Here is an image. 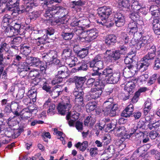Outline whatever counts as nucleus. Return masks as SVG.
<instances>
[{"label":"nucleus","instance_id":"43","mask_svg":"<svg viewBox=\"0 0 160 160\" xmlns=\"http://www.w3.org/2000/svg\"><path fill=\"white\" fill-rule=\"evenodd\" d=\"M134 134V141L137 142L138 143H141L144 133L141 131H137Z\"/></svg>","mask_w":160,"mask_h":160},{"label":"nucleus","instance_id":"1","mask_svg":"<svg viewBox=\"0 0 160 160\" xmlns=\"http://www.w3.org/2000/svg\"><path fill=\"white\" fill-rule=\"evenodd\" d=\"M67 12L64 7L60 6L58 4L55 5H53L51 7L47 9L44 14L45 17L52 18L55 14L59 15V17L63 20H66V16Z\"/></svg>","mask_w":160,"mask_h":160},{"label":"nucleus","instance_id":"40","mask_svg":"<svg viewBox=\"0 0 160 160\" xmlns=\"http://www.w3.org/2000/svg\"><path fill=\"white\" fill-rule=\"evenodd\" d=\"M78 61V58L74 57H70L65 60L66 64L68 65L70 67H72L76 65V62Z\"/></svg>","mask_w":160,"mask_h":160},{"label":"nucleus","instance_id":"39","mask_svg":"<svg viewBox=\"0 0 160 160\" xmlns=\"http://www.w3.org/2000/svg\"><path fill=\"white\" fill-rule=\"evenodd\" d=\"M71 55V49L68 47H67L63 50L62 56L63 59L66 60L70 57Z\"/></svg>","mask_w":160,"mask_h":160},{"label":"nucleus","instance_id":"62","mask_svg":"<svg viewBox=\"0 0 160 160\" xmlns=\"http://www.w3.org/2000/svg\"><path fill=\"white\" fill-rule=\"evenodd\" d=\"M31 62L32 64L35 67H38L41 61L37 58L31 57Z\"/></svg>","mask_w":160,"mask_h":160},{"label":"nucleus","instance_id":"44","mask_svg":"<svg viewBox=\"0 0 160 160\" xmlns=\"http://www.w3.org/2000/svg\"><path fill=\"white\" fill-rule=\"evenodd\" d=\"M30 68L28 66L27 62H24L21 65V73L24 72V74L22 76L23 77L26 76L28 73V71L30 70Z\"/></svg>","mask_w":160,"mask_h":160},{"label":"nucleus","instance_id":"2","mask_svg":"<svg viewBox=\"0 0 160 160\" xmlns=\"http://www.w3.org/2000/svg\"><path fill=\"white\" fill-rule=\"evenodd\" d=\"M72 107L70 99L69 98L66 97L62 101V102L59 103L57 107V109L58 113L62 115H64L68 113L66 116V119L68 120L70 119V117H71L69 111Z\"/></svg>","mask_w":160,"mask_h":160},{"label":"nucleus","instance_id":"46","mask_svg":"<svg viewBox=\"0 0 160 160\" xmlns=\"http://www.w3.org/2000/svg\"><path fill=\"white\" fill-rule=\"evenodd\" d=\"M88 63L84 60H82L81 62H79L78 65H79L78 67L79 70L80 71H86L88 69Z\"/></svg>","mask_w":160,"mask_h":160},{"label":"nucleus","instance_id":"61","mask_svg":"<svg viewBox=\"0 0 160 160\" xmlns=\"http://www.w3.org/2000/svg\"><path fill=\"white\" fill-rule=\"evenodd\" d=\"M158 133L156 131H151L149 133V137L152 139H155L157 137L156 140L159 139L160 136H158Z\"/></svg>","mask_w":160,"mask_h":160},{"label":"nucleus","instance_id":"51","mask_svg":"<svg viewBox=\"0 0 160 160\" xmlns=\"http://www.w3.org/2000/svg\"><path fill=\"white\" fill-rule=\"evenodd\" d=\"M67 20H63L62 21V22L61 23V24H60L59 25V28L61 29L62 32H67V30H69L68 26L67 24Z\"/></svg>","mask_w":160,"mask_h":160},{"label":"nucleus","instance_id":"18","mask_svg":"<svg viewBox=\"0 0 160 160\" xmlns=\"http://www.w3.org/2000/svg\"><path fill=\"white\" fill-rule=\"evenodd\" d=\"M26 85V84L25 83L24 81H21V84L22 86V87H21V94L22 93L23 96L21 99H22V101L23 103L26 105H28V104L31 103V100L26 95V96H24V89H25V84Z\"/></svg>","mask_w":160,"mask_h":160},{"label":"nucleus","instance_id":"56","mask_svg":"<svg viewBox=\"0 0 160 160\" xmlns=\"http://www.w3.org/2000/svg\"><path fill=\"white\" fill-rule=\"evenodd\" d=\"M73 32L78 36H80L82 34H85V32L84 29L79 26L74 28Z\"/></svg>","mask_w":160,"mask_h":160},{"label":"nucleus","instance_id":"47","mask_svg":"<svg viewBox=\"0 0 160 160\" xmlns=\"http://www.w3.org/2000/svg\"><path fill=\"white\" fill-rule=\"evenodd\" d=\"M63 91V90H58L56 88L55 89L53 88L49 93V94L52 98H55L58 97L61 94Z\"/></svg>","mask_w":160,"mask_h":160},{"label":"nucleus","instance_id":"28","mask_svg":"<svg viewBox=\"0 0 160 160\" xmlns=\"http://www.w3.org/2000/svg\"><path fill=\"white\" fill-rule=\"evenodd\" d=\"M141 41L145 46L146 49H148L151 46L154 45L151 41L150 37L148 35L142 37Z\"/></svg>","mask_w":160,"mask_h":160},{"label":"nucleus","instance_id":"55","mask_svg":"<svg viewBox=\"0 0 160 160\" xmlns=\"http://www.w3.org/2000/svg\"><path fill=\"white\" fill-rule=\"evenodd\" d=\"M88 53V50L86 48H82L78 52V54L81 58L85 57Z\"/></svg>","mask_w":160,"mask_h":160},{"label":"nucleus","instance_id":"60","mask_svg":"<svg viewBox=\"0 0 160 160\" xmlns=\"http://www.w3.org/2000/svg\"><path fill=\"white\" fill-rule=\"evenodd\" d=\"M75 105L77 106V107H83L84 106L83 103V98H75Z\"/></svg>","mask_w":160,"mask_h":160},{"label":"nucleus","instance_id":"17","mask_svg":"<svg viewBox=\"0 0 160 160\" xmlns=\"http://www.w3.org/2000/svg\"><path fill=\"white\" fill-rule=\"evenodd\" d=\"M102 91L98 88L97 89L96 88H91L89 92V95L92 99L96 100L100 97Z\"/></svg>","mask_w":160,"mask_h":160},{"label":"nucleus","instance_id":"6","mask_svg":"<svg viewBox=\"0 0 160 160\" xmlns=\"http://www.w3.org/2000/svg\"><path fill=\"white\" fill-rule=\"evenodd\" d=\"M97 11L99 18L102 21H106L112 13L111 9L108 7L105 6L99 8Z\"/></svg>","mask_w":160,"mask_h":160},{"label":"nucleus","instance_id":"45","mask_svg":"<svg viewBox=\"0 0 160 160\" xmlns=\"http://www.w3.org/2000/svg\"><path fill=\"white\" fill-rule=\"evenodd\" d=\"M41 75L40 77L38 78L36 80L33 81L35 85H39L41 86H43L46 83L48 82L46 79L44 78H42Z\"/></svg>","mask_w":160,"mask_h":160},{"label":"nucleus","instance_id":"12","mask_svg":"<svg viewBox=\"0 0 160 160\" xmlns=\"http://www.w3.org/2000/svg\"><path fill=\"white\" fill-rule=\"evenodd\" d=\"M110 54H108L107 57V61L109 62H112L114 61H116L119 59L120 57L121 53L118 51L116 50L112 52L111 50H107L106 53L110 52Z\"/></svg>","mask_w":160,"mask_h":160},{"label":"nucleus","instance_id":"64","mask_svg":"<svg viewBox=\"0 0 160 160\" xmlns=\"http://www.w3.org/2000/svg\"><path fill=\"white\" fill-rule=\"evenodd\" d=\"M84 92L82 91H79L74 90L73 92V94L75 97V98H83Z\"/></svg>","mask_w":160,"mask_h":160},{"label":"nucleus","instance_id":"7","mask_svg":"<svg viewBox=\"0 0 160 160\" xmlns=\"http://www.w3.org/2000/svg\"><path fill=\"white\" fill-rule=\"evenodd\" d=\"M31 116V114L29 108H26L22 110L21 111V124L26 125L29 123L31 121V120L32 119L31 118L30 120H28Z\"/></svg>","mask_w":160,"mask_h":160},{"label":"nucleus","instance_id":"34","mask_svg":"<svg viewBox=\"0 0 160 160\" xmlns=\"http://www.w3.org/2000/svg\"><path fill=\"white\" fill-rule=\"evenodd\" d=\"M88 146V142L87 141H84L82 143L78 142L75 145V146L77 148L79 149L80 151L82 152H84L86 150Z\"/></svg>","mask_w":160,"mask_h":160},{"label":"nucleus","instance_id":"22","mask_svg":"<svg viewBox=\"0 0 160 160\" xmlns=\"http://www.w3.org/2000/svg\"><path fill=\"white\" fill-rule=\"evenodd\" d=\"M44 105L45 106L49 105V109L47 111L48 114L52 115H53L55 113L56 110L55 104L51 103L50 101L48 100L45 102Z\"/></svg>","mask_w":160,"mask_h":160},{"label":"nucleus","instance_id":"4","mask_svg":"<svg viewBox=\"0 0 160 160\" xmlns=\"http://www.w3.org/2000/svg\"><path fill=\"white\" fill-rule=\"evenodd\" d=\"M19 0H11L6 5L5 8L2 10V12L6 11H13L12 14L17 16L19 14L20 9L19 8Z\"/></svg>","mask_w":160,"mask_h":160},{"label":"nucleus","instance_id":"25","mask_svg":"<svg viewBox=\"0 0 160 160\" xmlns=\"http://www.w3.org/2000/svg\"><path fill=\"white\" fill-rule=\"evenodd\" d=\"M148 53L145 56L149 58L151 61L154 59L156 56V48L155 46H151L149 48Z\"/></svg>","mask_w":160,"mask_h":160},{"label":"nucleus","instance_id":"29","mask_svg":"<svg viewBox=\"0 0 160 160\" xmlns=\"http://www.w3.org/2000/svg\"><path fill=\"white\" fill-rule=\"evenodd\" d=\"M116 134L118 137H125L127 130L124 126H119L117 127L115 129Z\"/></svg>","mask_w":160,"mask_h":160},{"label":"nucleus","instance_id":"19","mask_svg":"<svg viewBox=\"0 0 160 160\" xmlns=\"http://www.w3.org/2000/svg\"><path fill=\"white\" fill-rule=\"evenodd\" d=\"M129 46L131 47H133L136 49L139 50L141 47L145 46L141 40L132 39L129 43Z\"/></svg>","mask_w":160,"mask_h":160},{"label":"nucleus","instance_id":"23","mask_svg":"<svg viewBox=\"0 0 160 160\" xmlns=\"http://www.w3.org/2000/svg\"><path fill=\"white\" fill-rule=\"evenodd\" d=\"M118 108V105L117 104L113 103L110 109L107 110L105 114L106 115H109L110 116L113 117L116 115V111Z\"/></svg>","mask_w":160,"mask_h":160},{"label":"nucleus","instance_id":"27","mask_svg":"<svg viewBox=\"0 0 160 160\" xmlns=\"http://www.w3.org/2000/svg\"><path fill=\"white\" fill-rule=\"evenodd\" d=\"M137 24L138 25V22L131 20L128 25V27L130 29L129 32L130 35H132L133 32H135L138 31Z\"/></svg>","mask_w":160,"mask_h":160},{"label":"nucleus","instance_id":"59","mask_svg":"<svg viewBox=\"0 0 160 160\" xmlns=\"http://www.w3.org/2000/svg\"><path fill=\"white\" fill-rule=\"evenodd\" d=\"M20 58V56L19 55L16 57V59L14 61L12 64V66L13 68H16L17 70L19 69V60Z\"/></svg>","mask_w":160,"mask_h":160},{"label":"nucleus","instance_id":"57","mask_svg":"<svg viewBox=\"0 0 160 160\" xmlns=\"http://www.w3.org/2000/svg\"><path fill=\"white\" fill-rule=\"evenodd\" d=\"M45 38L47 39L48 38V36H50L53 35L55 32L54 29L52 27L48 28L45 29Z\"/></svg>","mask_w":160,"mask_h":160},{"label":"nucleus","instance_id":"24","mask_svg":"<svg viewBox=\"0 0 160 160\" xmlns=\"http://www.w3.org/2000/svg\"><path fill=\"white\" fill-rule=\"evenodd\" d=\"M37 89L32 86L31 89L29 90L27 95L33 102H36L37 95Z\"/></svg>","mask_w":160,"mask_h":160},{"label":"nucleus","instance_id":"3","mask_svg":"<svg viewBox=\"0 0 160 160\" xmlns=\"http://www.w3.org/2000/svg\"><path fill=\"white\" fill-rule=\"evenodd\" d=\"M57 68V72L52 81V83L54 85L62 82L63 79L66 78L68 73V68L65 65H62Z\"/></svg>","mask_w":160,"mask_h":160},{"label":"nucleus","instance_id":"38","mask_svg":"<svg viewBox=\"0 0 160 160\" xmlns=\"http://www.w3.org/2000/svg\"><path fill=\"white\" fill-rule=\"evenodd\" d=\"M7 44L6 43L2 44L0 48V65L2 64L3 61V54L2 52L5 51L8 52L9 51V48L7 47Z\"/></svg>","mask_w":160,"mask_h":160},{"label":"nucleus","instance_id":"52","mask_svg":"<svg viewBox=\"0 0 160 160\" xmlns=\"http://www.w3.org/2000/svg\"><path fill=\"white\" fill-rule=\"evenodd\" d=\"M48 63H47L45 61H41L38 67L39 68L40 70L42 73H45V72L48 67Z\"/></svg>","mask_w":160,"mask_h":160},{"label":"nucleus","instance_id":"48","mask_svg":"<svg viewBox=\"0 0 160 160\" xmlns=\"http://www.w3.org/2000/svg\"><path fill=\"white\" fill-rule=\"evenodd\" d=\"M112 69L109 67H108L104 69L102 73L101 76L104 75L105 77H110L113 74Z\"/></svg>","mask_w":160,"mask_h":160},{"label":"nucleus","instance_id":"42","mask_svg":"<svg viewBox=\"0 0 160 160\" xmlns=\"http://www.w3.org/2000/svg\"><path fill=\"white\" fill-rule=\"evenodd\" d=\"M13 24H14L13 28L14 30V32H13V35H17L19 33L20 29V21H18L17 22L15 20L13 21L12 25H13Z\"/></svg>","mask_w":160,"mask_h":160},{"label":"nucleus","instance_id":"8","mask_svg":"<svg viewBox=\"0 0 160 160\" xmlns=\"http://www.w3.org/2000/svg\"><path fill=\"white\" fill-rule=\"evenodd\" d=\"M113 18L114 23L117 27H122L124 25L125 22V16L120 11L114 12Z\"/></svg>","mask_w":160,"mask_h":160},{"label":"nucleus","instance_id":"16","mask_svg":"<svg viewBox=\"0 0 160 160\" xmlns=\"http://www.w3.org/2000/svg\"><path fill=\"white\" fill-rule=\"evenodd\" d=\"M130 6L129 0H118V7L122 10L127 11L130 10Z\"/></svg>","mask_w":160,"mask_h":160},{"label":"nucleus","instance_id":"53","mask_svg":"<svg viewBox=\"0 0 160 160\" xmlns=\"http://www.w3.org/2000/svg\"><path fill=\"white\" fill-rule=\"evenodd\" d=\"M62 38L65 40H69L71 39L73 37L72 32H62L61 34Z\"/></svg>","mask_w":160,"mask_h":160},{"label":"nucleus","instance_id":"5","mask_svg":"<svg viewBox=\"0 0 160 160\" xmlns=\"http://www.w3.org/2000/svg\"><path fill=\"white\" fill-rule=\"evenodd\" d=\"M86 79V76H75L69 78L67 82L70 84L74 83L75 88L77 89H78L82 88Z\"/></svg>","mask_w":160,"mask_h":160},{"label":"nucleus","instance_id":"31","mask_svg":"<svg viewBox=\"0 0 160 160\" xmlns=\"http://www.w3.org/2000/svg\"><path fill=\"white\" fill-rule=\"evenodd\" d=\"M13 21L10 15L6 14L3 17L2 26L4 28H7V26L12 23Z\"/></svg>","mask_w":160,"mask_h":160},{"label":"nucleus","instance_id":"13","mask_svg":"<svg viewBox=\"0 0 160 160\" xmlns=\"http://www.w3.org/2000/svg\"><path fill=\"white\" fill-rule=\"evenodd\" d=\"M129 17L132 19L131 20L138 22V25L141 26L144 24L142 18L139 15L138 12H136L135 11H130Z\"/></svg>","mask_w":160,"mask_h":160},{"label":"nucleus","instance_id":"41","mask_svg":"<svg viewBox=\"0 0 160 160\" xmlns=\"http://www.w3.org/2000/svg\"><path fill=\"white\" fill-rule=\"evenodd\" d=\"M97 107L95 102H89L86 105V111L88 112H90L94 110Z\"/></svg>","mask_w":160,"mask_h":160},{"label":"nucleus","instance_id":"37","mask_svg":"<svg viewBox=\"0 0 160 160\" xmlns=\"http://www.w3.org/2000/svg\"><path fill=\"white\" fill-rule=\"evenodd\" d=\"M38 40L36 42V45H37V48L40 50H43L44 48V45L46 43V39L44 38L38 37L37 38Z\"/></svg>","mask_w":160,"mask_h":160},{"label":"nucleus","instance_id":"10","mask_svg":"<svg viewBox=\"0 0 160 160\" xmlns=\"http://www.w3.org/2000/svg\"><path fill=\"white\" fill-rule=\"evenodd\" d=\"M26 3V5L21 6L22 7L21 8L22 9H21V12L22 13L29 12L32 9V8L38 6V4L36 0H33L30 2H27Z\"/></svg>","mask_w":160,"mask_h":160},{"label":"nucleus","instance_id":"33","mask_svg":"<svg viewBox=\"0 0 160 160\" xmlns=\"http://www.w3.org/2000/svg\"><path fill=\"white\" fill-rule=\"evenodd\" d=\"M86 32L87 34L89 35V37L92 40L95 39L98 36V32L96 28L87 30Z\"/></svg>","mask_w":160,"mask_h":160},{"label":"nucleus","instance_id":"26","mask_svg":"<svg viewBox=\"0 0 160 160\" xmlns=\"http://www.w3.org/2000/svg\"><path fill=\"white\" fill-rule=\"evenodd\" d=\"M31 52V47L28 44H24L21 45V54L26 56Z\"/></svg>","mask_w":160,"mask_h":160},{"label":"nucleus","instance_id":"11","mask_svg":"<svg viewBox=\"0 0 160 160\" xmlns=\"http://www.w3.org/2000/svg\"><path fill=\"white\" fill-rule=\"evenodd\" d=\"M115 151L114 146L112 145H109L105 148L104 150L105 153L102 154L101 160H108L114 154Z\"/></svg>","mask_w":160,"mask_h":160},{"label":"nucleus","instance_id":"36","mask_svg":"<svg viewBox=\"0 0 160 160\" xmlns=\"http://www.w3.org/2000/svg\"><path fill=\"white\" fill-rule=\"evenodd\" d=\"M153 29L154 33L160 35V21L157 19L154 20L152 22Z\"/></svg>","mask_w":160,"mask_h":160},{"label":"nucleus","instance_id":"30","mask_svg":"<svg viewBox=\"0 0 160 160\" xmlns=\"http://www.w3.org/2000/svg\"><path fill=\"white\" fill-rule=\"evenodd\" d=\"M89 67L91 68V70H92L93 72L91 73L92 76L98 75L99 77L101 76L102 73L99 72L100 69L98 68L95 65L94 63L88 62Z\"/></svg>","mask_w":160,"mask_h":160},{"label":"nucleus","instance_id":"49","mask_svg":"<svg viewBox=\"0 0 160 160\" xmlns=\"http://www.w3.org/2000/svg\"><path fill=\"white\" fill-rule=\"evenodd\" d=\"M101 79H102V78L101 77H99V78L98 80H95L93 85L94 87L91 88H96L97 89L98 88V89H100V90H103L104 89V86L102 83L100 82Z\"/></svg>","mask_w":160,"mask_h":160},{"label":"nucleus","instance_id":"21","mask_svg":"<svg viewBox=\"0 0 160 160\" xmlns=\"http://www.w3.org/2000/svg\"><path fill=\"white\" fill-rule=\"evenodd\" d=\"M120 77L119 72L113 73L110 77L108 78V82L110 83L115 84L118 82Z\"/></svg>","mask_w":160,"mask_h":160},{"label":"nucleus","instance_id":"54","mask_svg":"<svg viewBox=\"0 0 160 160\" xmlns=\"http://www.w3.org/2000/svg\"><path fill=\"white\" fill-rule=\"evenodd\" d=\"M29 76L32 78H32V79L36 80V79H37L40 77L41 75L40 74L38 71L34 70L33 71L31 70L30 71Z\"/></svg>","mask_w":160,"mask_h":160},{"label":"nucleus","instance_id":"50","mask_svg":"<svg viewBox=\"0 0 160 160\" xmlns=\"http://www.w3.org/2000/svg\"><path fill=\"white\" fill-rule=\"evenodd\" d=\"M131 8L133 11H138L141 7V4L139 3L138 0H132Z\"/></svg>","mask_w":160,"mask_h":160},{"label":"nucleus","instance_id":"15","mask_svg":"<svg viewBox=\"0 0 160 160\" xmlns=\"http://www.w3.org/2000/svg\"><path fill=\"white\" fill-rule=\"evenodd\" d=\"M134 106L132 104H130L122 111L121 116L124 117L129 118L132 116Z\"/></svg>","mask_w":160,"mask_h":160},{"label":"nucleus","instance_id":"32","mask_svg":"<svg viewBox=\"0 0 160 160\" xmlns=\"http://www.w3.org/2000/svg\"><path fill=\"white\" fill-rule=\"evenodd\" d=\"M148 127L150 130L153 128L155 131H160V120L154 122H150L147 125Z\"/></svg>","mask_w":160,"mask_h":160},{"label":"nucleus","instance_id":"58","mask_svg":"<svg viewBox=\"0 0 160 160\" xmlns=\"http://www.w3.org/2000/svg\"><path fill=\"white\" fill-rule=\"evenodd\" d=\"M79 27L84 29L86 27L88 28L89 25L88 23V21L87 19H83L79 20Z\"/></svg>","mask_w":160,"mask_h":160},{"label":"nucleus","instance_id":"63","mask_svg":"<svg viewBox=\"0 0 160 160\" xmlns=\"http://www.w3.org/2000/svg\"><path fill=\"white\" fill-rule=\"evenodd\" d=\"M133 56L131 54H128L126 56L124 59V62L125 64H132L133 60Z\"/></svg>","mask_w":160,"mask_h":160},{"label":"nucleus","instance_id":"9","mask_svg":"<svg viewBox=\"0 0 160 160\" xmlns=\"http://www.w3.org/2000/svg\"><path fill=\"white\" fill-rule=\"evenodd\" d=\"M57 57V52L54 50H51L48 53H44L42 55L43 61L48 63V65L52 63V62Z\"/></svg>","mask_w":160,"mask_h":160},{"label":"nucleus","instance_id":"20","mask_svg":"<svg viewBox=\"0 0 160 160\" xmlns=\"http://www.w3.org/2000/svg\"><path fill=\"white\" fill-rule=\"evenodd\" d=\"M8 133V132H6L5 134H0V147L2 145V144L8 143L10 141L12 134L9 135Z\"/></svg>","mask_w":160,"mask_h":160},{"label":"nucleus","instance_id":"14","mask_svg":"<svg viewBox=\"0 0 160 160\" xmlns=\"http://www.w3.org/2000/svg\"><path fill=\"white\" fill-rule=\"evenodd\" d=\"M117 37L113 34L107 35L105 39V43L107 46L111 47L115 45L117 42Z\"/></svg>","mask_w":160,"mask_h":160},{"label":"nucleus","instance_id":"35","mask_svg":"<svg viewBox=\"0 0 160 160\" xmlns=\"http://www.w3.org/2000/svg\"><path fill=\"white\" fill-rule=\"evenodd\" d=\"M49 18H51L48 19L47 22H48L52 26H55L57 25H59L60 24H61V23L62 22L63 20L60 18H49Z\"/></svg>","mask_w":160,"mask_h":160}]
</instances>
